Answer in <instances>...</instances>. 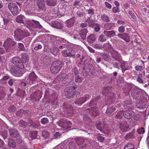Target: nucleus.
Here are the masks:
<instances>
[{"label":"nucleus","mask_w":149,"mask_h":149,"mask_svg":"<svg viewBox=\"0 0 149 149\" xmlns=\"http://www.w3.org/2000/svg\"><path fill=\"white\" fill-rule=\"evenodd\" d=\"M94 47L95 48L101 49L102 47V45L100 44H95L94 45Z\"/></svg>","instance_id":"58"},{"label":"nucleus","mask_w":149,"mask_h":149,"mask_svg":"<svg viewBox=\"0 0 149 149\" xmlns=\"http://www.w3.org/2000/svg\"><path fill=\"white\" fill-rule=\"evenodd\" d=\"M16 44V42L13 39L9 38L7 39L4 42L3 46L6 49L8 50V49L10 50L12 46H14Z\"/></svg>","instance_id":"3"},{"label":"nucleus","mask_w":149,"mask_h":149,"mask_svg":"<svg viewBox=\"0 0 149 149\" xmlns=\"http://www.w3.org/2000/svg\"><path fill=\"white\" fill-rule=\"evenodd\" d=\"M135 130L133 129L131 132L127 133L125 136V138L127 140L134 139L135 137Z\"/></svg>","instance_id":"12"},{"label":"nucleus","mask_w":149,"mask_h":149,"mask_svg":"<svg viewBox=\"0 0 149 149\" xmlns=\"http://www.w3.org/2000/svg\"><path fill=\"white\" fill-rule=\"evenodd\" d=\"M115 110V106H112L111 107L107 108L106 111V113L108 115H112L113 114V112Z\"/></svg>","instance_id":"23"},{"label":"nucleus","mask_w":149,"mask_h":149,"mask_svg":"<svg viewBox=\"0 0 149 149\" xmlns=\"http://www.w3.org/2000/svg\"><path fill=\"white\" fill-rule=\"evenodd\" d=\"M84 100L83 97H80L75 101V104L78 106L79 105H81L84 103L83 102V101Z\"/></svg>","instance_id":"31"},{"label":"nucleus","mask_w":149,"mask_h":149,"mask_svg":"<svg viewBox=\"0 0 149 149\" xmlns=\"http://www.w3.org/2000/svg\"><path fill=\"white\" fill-rule=\"evenodd\" d=\"M72 71L74 74L75 75H77L79 74V72L77 68L76 67L74 68L73 69Z\"/></svg>","instance_id":"51"},{"label":"nucleus","mask_w":149,"mask_h":149,"mask_svg":"<svg viewBox=\"0 0 149 149\" xmlns=\"http://www.w3.org/2000/svg\"><path fill=\"white\" fill-rule=\"evenodd\" d=\"M62 66V62L60 60L54 61L52 65L51 70L52 72L56 74L60 71V69Z\"/></svg>","instance_id":"1"},{"label":"nucleus","mask_w":149,"mask_h":149,"mask_svg":"<svg viewBox=\"0 0 149 149\" xmlns=\"http://www.w3.org/2000/svg\"><path fill=\"white\" fill-rule=\"evenodd\" d=\"M101 18L102 20L104 22H109L110 21L109 17L105 14L102 15Z\"/></svg>","instance_id":"36"},{"label":"nucleus","mask_w":149,"mask_h":149,"mask_svg":"<svg viewBox=\"0 0 149 149\" xmlns=\"http://www.w3.org/2000/svg\"><path fill=\"white\" fill-rule=\"evenodd\" d=\"M129 13L132 17L133 19L136 20V17L133 12L132 11H129Z\"/></svg>","instance_id":"54"},{"label":"nucleus","mask_w":149,"mask_h":149,"mask_svg":"<svg viewBox=\"0 0 149 149\" xmlns=\"http://www.w3.org/2000/svg\"><path fill=\"white\" fill-rule=\"evenodd\" d=\"M70 77H73L72 74L71 73H69L68 74H63L59 75V78L61 80H65L69 78Z\"/></svg>","instance_id":"19"},{"label":"nucleus","mask_w":149,"mask_h":149,"mask_svg":"<svg viewBox=\"0 0 149 149\" xmlns=\"http://www.w3.org/2000/svg\"><path fill=\"white\" fill-rule=\"evenodd\" d=\"M99 109L96 107H94V117H95L99 114Z\"/></svg>","instance_id":"35"},{"label":"nucleus","mask_w":149,"mask_h":149,"mask_svg":"<svg viewBox=\"0 0 149 149\" xmlns=\"http://www.w3.org/2000/svg\"><path fill=\"white\" fill-rule=\"evenodd\" d=\"M99 40L101 41L104 42L106 40V39L104 35L102 34L99 36Z\"/></svg>","instance_id":"45"},{"label":"nucleus","mask_w":149,"mask_h":149,"mask_svg":"<svg viewBox=\"0 0 149 149\" xmlns=\"http://www.w3.org/2000/svg\"><path fill=\"white\" fill-rule=\"evenodd\" d=\"M105 6L109 9H111L112 8V6L111 4H109L107 2L105 3Z\"/></svg>","instance_id":"63"},{"label":"nucleus","mask_w":149,"mask_h":149,"mask_svg":"<svg viewBox=\"0 0 149 149\" xmlns=\"http://www.w3.org/2000/svg\"><path fill=\"white\" fill-rule=\"evenodd\" d=\"M75 140L77 144L78 145L82 144L84 142V139L82 137H77L75 138Z\"/></svg>","instance_id":"24"},{"label":"nucleus","mask_w":149,"mask_h":149,"mask_svg":"<svg viewBox=\"0 0 149 149\" xmlns=\"http://www.w3.org/2000/svg\"><path fill=\"white\" fill-rule=\"evenodd\" d=\"M4 25L3 26V28L7 30L10 28L9 25V20L6 18L3 19Z\"/></svg>","instance_id":"18"},{"label":"nucleus","mask_w":149,"mask_h":149,"mask_svg":"<svg viewBox=\"0 0 149 149\" xmlns=\"http://www.w3.org/2000/svg\"><path fill=\"white\" fill-rule=\"evenodd\" d=\"M134 146L132 144L129 143L126 144L125 146L124 149H134Z\"/></svg>","instance_id":"41"},{"label":"nucleus","mask_w":149,"mask_h":149,"mask_svg":"<svg viewBox=\"0 0 149 149\" xmlns=\"http://www.w3.org/2000/svg\"><path fill=\"white\" fill-rule=\"evenodd\" d=\"M87 40L88 42L90 43H93V35H91L87 38Z\"/></svg>","instance_id":"42"},{"label":"nucleus","mask_w":149,"mask_h":149,"mask_svg":"<svg viewBox=\"0 0 149 149\" xmlns=\"http://www.w3.org/2000/svg\"><path fill=\"white\" fill-rule=\"evenodd\" d=\"M91 96L88 95H84L83 96L84 98V101L83 102H85L87 100H89L90 97Z\"/></svg>","instance_id":"52"},{"label":"nucleus","mask_w":149,"mask_h":149,"mask_svg":"<svg viewBox=\"0 0 149 149\" xmlns=\"http://www.w3.org/2000/svg\"><path fill=\"white\" fill-rule=\"evenodd\" d=\"M12 62L17 67L23 68L24 66L20 58L18 57H14L12 59Z\"/></svg>","instance_id":"6"},{"label":"nucleus","mask_w":149,"mask_h":149,"mask_svg":"<svg viewBox=\"0 0 149 149\" xmlns=\"http://www.w3.org/2000/svg\"><path fill=\"white\" fill-rule=\"evenodd\" d=\"M135 69L137 71H141L143 69V66L142 65H136L135 67Z\"/></svg>","instance_id":"57"},{"label":"nucleus","mask_w":149,"mask_h":149,"mask_svg":"<svg viewBox=\"0 0 149 149\" xmlns=\"http://www.w3.org/2000/svg\"><path fill=\"white\" fill-rule=\"evenodd\" d=\"M144 74H140L138 75L137 76V81L140 83H143V81L142 79L143 77H145V73L144 72Z\"/></svg>","instance_id":"27"},{"label":"nucleus","mask_w":149,"mask_h":149,"mask_svg":"<svg viewBox=\"0 0 149 149\" xmlns=\"http://www.w3.org/2000/svg\"><path fill=\"white\" fill-rule=\"evenodd\" d=\"M20 69L18 67L12 68L10 69V71L12 74L15 77H19L22 76V72Z\"/></svg>","instance_id":"9"},{"label":"nucleus","mask_w":149,"mask_h":149,"mask_svg":"<svg viewBox=\"0 0 149 149\" xmlns=\"http://www.w3.org/2000/svg\"><path fill=\"white\" fill-rule=\"evenodd\" d=\"M1 131L2 132V135L4 138V139H5L7 137L8 131L6 129L3 130V129H1Z\"/></svg>","instance_id":"33"},{"label":"nucleus","mask_w":149,"mask_h":149,"mask_svg":"<svg viewBox=\"0 0 149 149\" xmlns=\"http://www.w3.org/2000/svg\"><path fill=\"white\" fill-rule=\"evenodd\" d=\"M74 21V18H72L67 21L66 24L68 27L70 28L73 25Z\"/></svg>","instance_id":"21"},{"label":"nucleus","mask_w":149,"mask_h":149,"mask_svg":"<svg viewBox=\"0 0 149 149\" xmlns=\"http://www.w3.org/2000/svg\"><path fill=\"white\" fill-rule=\"evenodd\" d=\"M9 133L10 136L12 137H17L19 135L18 132L15 129L10 130H9Z\"/></svg>","instance_id":"20"},{"label":"nucleus","mask_w":149,"mask_h":149,"mask_svg":"<svg viewBox=\"0 0 149 149\" xmlns=\"http://www.w3.org/2000/svg\"><path fill=\"white\" fill-rule=\"evenodd\" d=\"M35 26L39 29H42L43 28L42 26L40 24L39 22L37 21L33 20Z\"/></svg>","instance_id":"29"},{"label":"nucleus","mask_w":149,"mask_h":149,"mask_svg":"<svg viewBox=\"0 0 149 149\" xmlns=\"http://www.w3.org/2000/svg\"><path fill=\"white\" fill-rule=\"evenodd\" d=\"M117 36L120 38L122 39L127 42H128L130 41L129 34L127 33L121 34L120 33H118Z\"/></svg>","instance_id":"14"},{"label":"nucleus","mask_w":149,"mask_h":149,"mask_svg":"<svg viewBox=\"0 0 149 149\" xmlns=\"http://www.w3.org/2000/svg\"><path fill=\"white\" fill-rule=\"evenodd\" d=\"M94 27L95 31L96 32H98L100 30V25L97 24H94Z\"/></svg>","instance_id":"43"},{"label":"nucleus","mask_w":149,"mask_h":149,"mask_svg":"<svg viewBox=\"0 0 149 149\" xmlns=\"http://www.w3.org/2000/svg\"><path fill=\"white\" fill-rule=\"evenodd\" d=\"M90 67H92V66L89 64L86 63V64H84L83 70L84 76H86L90 75V73H89L90 72L91 70V68Z\"/></svg>","instance_id":"10"},{"label":"nucleus","mask_w":149,"mask_h":149,"mask_svg":"<svg viewBox=\"0 0 149 149\" xmlns=\"http://www.w3.org/2000/svg\"><path fill=\"white\" fill-rule=\"evenodd\" d=\"M18 48L19 51H23L25 49L24 47L23 44L22 43H19L18 44Z\"/></svg>","instance_id":"48"},{"label":"nucleus","mask_w":149,"mask_h":149,"mask_svg":"<svg viewBox=\"0 0 149 149\" xmlns=\"http://www.w3.org/2000/svg\"><path fill=\"white\" fill-rule=\"evenodd\" d=\"M95 136V137L100 142H102L104 140V138L101 136L100 134L97 135Z\"/></svg>","instance_id":"44"},{"label":"nucleus","mask_w":149,"mask_h":149,"mask_svg":"<svg viewBox=\"0 0 149 149\" xmlns=\"http://www.w3.org/2000/svg\"><path fill=\"white\" fill-rule=\"evenodd\" d=\"M8 110L9 111L14 112L16 111V108L15 106L11 105L9 107Z\"/></svg>","instance_id":"47"},{"label":"nucleus","mask_w":149,"mask_h":149,"mask_svg":"<svg viewBox=\"0 0 149 149\" xmlns=\"http://www.w3.org/2000/svg\"><path fill=\"white\" fill-rule=\"evenodd\" d=\"M120 128L123 132H126L128 130L129 126L127 122L124 120L123 121L120 123Z\"/></svg>","instance_id":"11"},{"label":"nucleus","mask_w":149,"mask_h":149,"mask_svg":"<svg viewBox=\"0 0 149 149\" xmlns=\"http://www.w3.org/2000/svg\"><path fill=\"white\" fill-rule=\"evenodd\" d=\"M8 145L10 147L14 148L16 146V142L12 139H9Z\"/></svg>","instance_id":"28"},{"label":"nucleus","mask_w":149,"mask_h":149,"mask_svg":"<svg viewBox=\"0 0 149 149\" xmlns=\"http://www.w3.org/2000/svg\"><path fill=\"white\" fill-rule=\"evenodd\" d=\"M41 123L43 125L49 123V120L47 118H42L41 120Z\"/></svg>","instance_id":"40"},{"label":"nucleus","mask_w":149,"mask_h":149,"mask_svg":"<svg viewBox=\"0 0 149 149\" xmlns=\"http://www.w3.org/2000/svg\"><path fill=\"white\" fill-rule=\"evenodd\" d=\"M117 23L120 25H124L125 24L124 21L121 20H118L117 21Z\"/></svg>","instance_id":"64"},{"label":"nucleus","mask_w":149,"mask_h":149,"mask_svg":"<svg viewBox=\"0 0 149 149\" xmlns=\"http://www.w3.org/2000/svg\"><path fill=\"white\" fill-rule=\"evenodd\" d=\"M123 115L126 118H130L134 115V112L132 111L128 110L124 111L123 113Z\"/></svg>","instance_id":"16"},{"label":"nucleus","mask_w":149,"mask_h":149,"mask_svg":"<svg viewBox=\"0 0 149 149\" xmlns=\"http://www.w3.org/2000/svg\"><path fill=\"white\" fill-rule=\"evenodd\" d=\"M83 80V78L82 77L78 76L75 77V81L77 83H80Z\"/></svg>","instance_id":"34"},{"label":"nucleus","mask_w":149,"mask_h":149,"mask_svg":"<svg viewBox=\"0 0 149 149\" xmlns=\"http://www.w3.org/2000/svg\"><path fill=\"white\" fill-rule=\"evenodd\" d=\"M111 56L116 61L120 62L122 60L121 56L120 54L116 51L112 49L110 51Z\"/></svg>","instance_id":"7"},{"label":"nucleus","mask_w":149,"mask_h":149,"mask_svg":"<svg viewBox=\"0 0 149 149\" xmlns=\"http://www.w3.org/2000/svg\"><path fill=\"white\" fill-rule=\"evenodd\" d=\"M86 30H84L83 31L80 32L79 34L80 35V37H81L83 40H84L86 39Z\"/></svg>","instance_id":"37"},{"label":"nucleus","mask_w":149,"mask_h":149,"mask_svg":"<svg viewBox=\"0 0 149 149\" xmlns=\"http://www.w3.org/2000/svg\"><path fill=\"white\" fill-rule=\"evenodd\" d=\"M17 4L20 5L19 3L16 2V3H10L8 5V7L12 13L14 15H17L19 13L18 8Z\"/></svg>","instance_id":"2"},{"label":"nucleus","mask_w":149,"mask_h":149,"mask_svg":"<svg viewBox=\"0 0 149 149\" xmlns=\"http://www.w3.org/2000/svg\"><path fill=\"white\" fill-rule=\"evenodd\" d=\"M116 31H104L103 32L104 34L107 37L111 38L116 36Z\"/></svg>","instance_id":"15"},{"label":"nucleus","mask_w":149,"mask_h":149,"mask_svg":"<svg viewBox=\"0 0 149 149\" xmlns=\"http://www.w3.org/2000/svg\"><path fill=\"white\" fill-rule=\"evenodd\" d=\"M42 136L45 138H46L48 137L49 135V133L47 131H44L42 132Z\"/></svg>","instance_id":"50"},{"label":"nucleus","mask_w":149,"mask_h":149,"mask_svg":"<svg viewBox=\"0 0 149 149\" xmlns=\"http://www.w3.org/2000/svg\"><path fill=\"white\" fill-rule=\"evenodd\" d=\"M38 78V77L33 72H31L29 75L27 79L30 81L29 84L33 83V82L36 81Z\"/></svg>","instance_id":"13"},{"label":"nucleus","mask_w":149,"mask_h":149,"mask_svg":"<svg viewBox=\"0 0 149 149\" xmlns=\"http://www.w3.org/2000/svg\"><path fill=\"white\" fill-rule=\"evenodd\" d=\"M96 124V128L102 132L105 133L106 123L103 121H98L97 122Z\"/></svg>","instance_id":"8"},{"label":"nucleus","mask_w":149,"mask_h":149,"mask_svg":"<svg viewBox=\"0 0 149 149\" xmlns=\"http://www.w3.org/2000/svg\"><path fill=\"white\" fill-rule=\"evenodd\" d=\"M80 2V1L79 0H76L74 2L73 5V6H76L78 5Z\"/></svg>","instance_id":"61"},{"label":"nucleus","mask_w":149,"mask_h":149,"mask_svg":"<svg viewBox=\"0 0 149 149\" xmlns=\"http://www.w3.org/2000/svg\"><path fill=\"white\" fill-rule=\"evenodd\" d=\"M76 91H69L67 92V97L68 99H70L71 98L73 97L75 95Z\"/></svg>","instance_id":"26"},{"label":"nucleus","mask_w":149,"mask_h":149,"mask_svg":"<svg viewBox=\"0 0 149 149\" xmlns=\"http://www.w3.org/2000/svg\"><path fill=\"white\" fill-rule=\"evenodd\" d=\"M37 6L40 10H44L45 9V2L43 1H39L37 3Z\"/></svg>","instance_id":"17"},{"label":"nucleus","mask_w":149,"mask_h":149,"mask_svg":"<svg viewBox=\"0 0 149 149\" xmlns=\"http://www.w3.org/2000/svg\"><path fill=\"white\" fill-rule=\"evenodd\" d=\"M103 57L105 60L107 61H110V56L107 54H105L103 55Z\"/></svg>","instance_id":"56"},{"label":"nucleus","mask_w":149,"mask_h":149,"mask_svg":"<svg viewBox=\"0 0 149 149\" xmlns=\"http://www.w3.org/2000/svg\"><path fill=\"white\" fill-rule=\"evenodd\" d=\"M54 136L55 138L58 139L60 138L61 134L58 132H56L54 134Z\"/></svg>","instance_id":"60"},{"label":"nucleus","mask_w":149,"mask_h":149,"mask_svg":"<svg viewBox=\"0 0 149 149\" xmlns=\"http://www.w3.org/2000/svg\"><path fill=\"white\" fill-rule=\"evenodd\" d=\"M113 23H106L104 25V27L106 30H109L113 26Z\"/></svg>","instance_id":"30"},{"label":"nucleus","mask_w":149,"mask_h":149,"mask_svg":"<svg viewBox=\"0 0 149 149\" xmlns=\"http://www.w3.org/2000/svg\"><path fill=\"white\" fill-rule=\"evenodd\" d=\"M23 17L22 15H19L16 18V20L17 22L23 23Z\"/></svg>","instance_id":"39"},{"label":"nucleus","mask_w":149,"mask_h":149,"mask_svg":"<svg viewBox=\"0 0 149 149\" xmlns=\"http://www.w3.org/2000/svg\"><path fill=\"white\" fill-rule=\"evenodd\" d=\"M112 10L113 12L116 13L119 12V8L118 7H113Z\"/></svg>","instance_id":"59"},{"label":"nucleus","mask_w":149,"mask_h":149,"mask_svg":"<svg viewBox=\"0 0 149 149\" xmlns=\"http://www.w3.org/2000/svg\"><path fill=\"white\" fill-rule=\"evenodd\" d=\"M33 127V128H37V129H40V127L41 125H40L38 123H34L33 125H32Z\"/></svg>","instance_id":"53"},{"label":"nucleus","mask_w":149,"mask_h":149,"mask_svg":"<svg viewBox=\"0 0 149 149\" xmlns=\"http://www.w3.org/2000/svg\"><path fill=\"white\" fill-rule=\"evenodd\" d=\"M53 24V27L56 29H61L63 27L62 24L61 22L55 21L54 22Z\"/></svg>","instance_id":"22"},{"label":"nucleus","mask_w":149,"mask_h":149,"mask_svg":"<svg viewBox=\"0 0 149 149\" xmlns=\"http://www.w3.org/2000/svg\"><path fill=\"white\" fill-rule=\"evenodd\" d=\"M27 58L28 57L26 54H22L21 57L22 61H21V62L23 63V64L26 63Z\"/></svg>","instance_id":"32"},{"label":"nucleus","mask_w":149,"mask_h":149,"mask_svg":"<svg viewBox=\"0 0 149 149\" xmlns=\"http://www.w3.org/2000/svg\"><path fill=\"white\" fill-rule=\"evenodd\" d=\"M37 131L32 132L30 133V136L32 139H36L37 136Z\"/></svg>","instance_id":"38"},{"label":"nucleus","mask_w":149,"mask_h":149,"mask_svg":"<svg viewBox=\"0 0 149 149\" xmlns=\"http://www.w3.org/2000/svg\"><path fill=\"white\" fill-rule=\"evenodd\" d=\"M25 36V32L20 29H18L14 32L15 38L17 40H21Z\"/></svg>","instance_id":"4"},{"label":"nucleus","mask_w":149,"mask_h":149,"mask_svg":"<svg viewBox=\"0 0 149 149\" xmlns=\"http://www.w3.org/2000/svg\"><path fill=\"white\" fill-rule=\"evenodd\" d=\"M63 56L65 57L74 58L75 56L74 51L72 49L63 50L62 52Z\"/></svg>","instance_id":"5"},{"label":"nucleus","mask_w":149,"mask_h":149,"mask_svg":"<svg viewBox=\"0 0 149 149\" xmlns=\"http://www.w3.org/2000/svg\"><path fill=\"white\" fill-rule=\"evenodd\" d=\"M123 111H118L116 115V117L117 118H121L122 117V114Z\"/></svg>","instance_id":"49"},{"label":"nucleus","mask_w":149,"mask_h":149,"mask_svg":"<svg viewBox=\"0 0 149 149\" xmlns=\"http://www.w3.org/2000/svg\"><path fill=\"white\" fill-rule=\"evenodd\" d=\"M136 90L137 88H132V89L131 91V94L132 95H134L136 94Z\"/></svg>","instance_id":"62"},{"label":"nucleus","mask_w":149,"mask_h":149,"mask_svg":"<svg viewBox=\"0 0 149 149\" xmlns=\"http://www.w3.org/2000/svg\"><path fill=\"white\" fill-rule=\"evenodd\" d=\"M125 31V27L123 26H119L118 28V31L120 33H123Z\"/></svg>","instance_id":"46"},{"label":"nucleus","mask_w":149,"mask_h":149,"mask_svg":"<svg viewBox=\"0 0 149 149\" xmlns=\"http://www.w3.org/2000/svg\"><path fill=\"white\" fill-rule=\"evenodd\" d=\"M138 133L140 134H143L145 132V130L143 127H141L137 130Z\"/></svg>","instance_id":"55"},{"label":"nucleus","mask_w":149,"mask_h":149,"mask_svg":"<svg viewBox=\"0 0 149 149\" xmlns=\"http://www.w3.org/2000/svg\"><path fill=\"white\" fill-rule=\"evenodd\" d=\"M47 4L49 6H54L56 3V0H46Z\"/></svg>","instance_id":"25"}]
</instances>
